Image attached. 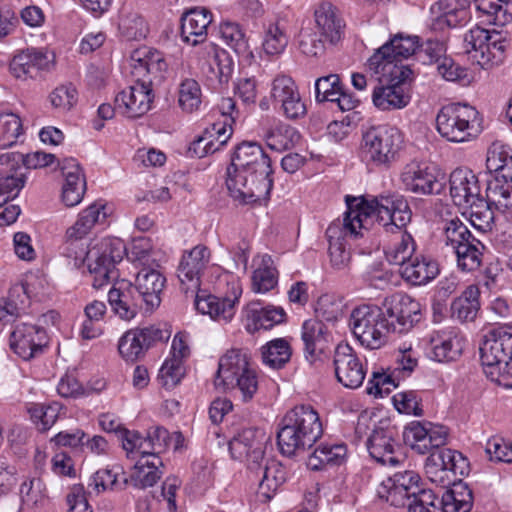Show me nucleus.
I'll list each match as a JSON object with an SVG mask.
<instances>
[{"label":"nucleus","instance_id":"47","mask_svg":"<svg viewBox=\"0 0 512 512\" xmlns=\"http://www.w3.org/2000/svg\"><path fill=\"white\" fill-rule=\"evenodd\" d=\"M430 455L432 461L439 462V465L456 479L457 476L465 474L468 464L460 452L446 448L435 450Z\"/></svg>","mask_w":512,"mask_h":512},{"label":"nucleus","instance_id":"58","mask_svg":"<svg viewBox=\"0 0 512 512\" xmlns=\"http://www.w3.org/2000/svg\"><path fill=\"white\" fill-rule=\"evenodd\" d=\"M433 355L438 362L455 361L462 352L461 341L457 337L433 339Z\"/></svg>","mask_w":512,"mask_h":512},{"label":"nucleus","instance_id":"38","mask_svg":"<svg viewBox=\"0 0 512 512\" xmlns=\"http://www.w3.org/2000/svg\"><path fill=\"white\" fill-rule=\"evenodd\" d=\"M326 326L321 320L309 319L302 325L301 338L304 343V353L307 360L314 362L325 348Z\"/></svg>","mask_w":512,"mask_h":512},{"label":"nucleus","instance_id":"59","mask_svg":"<svg viewBox=\"0 0 512 512\" xmlns=\"http://www.w3.org/2000/svg\"><path fill=\"white\" fill-rule=\"evenodd\" d=\"M508 161H512L511 149L499 142H494L487 151L486 168L490 173L497 174L498 171L506 166Z\"/></svg>","mask_w":512,"mask_h":512},{"label":"nucleus","instance_id":"33","mask_svg":"<svg viewBox=\"0 0 512 512\" xmlns=\"http://www.w3.org/2000/svg\"><path fill=\"white\" fill-rule=\"evenodd\" d=\"M165 282L166 278L160 271L150 267H143L137 273L133 286L139 291L146 311H152L160 305V294L164 289Z\"/></svg>","mask_w":512,"mask_h":512},{"label":"nucleus","instance_id":"31","mask_svg":"<svg viewBox=\"0 0 512 512\" xmlns=\"http://www.w3.org/2000/svg\"><path fill=\"white\" fill-rule=\"evenodd\" d=\"M49 58L42 49L34 47L18 51L10 61V72L18 79L34 78L49 65Z\"/></svg>","mask_w":512,"mask_h":512},{"label":"nucleus","instance_id":"25","mask_svg":"<svg viewBox=\"0 0 512 512\" xmlns=\"http://www.w3.org/2000/svg\"><path fill=\"white\" fill-rule=\"evenodd\" d=\"M271 96L281 105L284 115L292 120L302 118L307 109L293 79L286 75L276 77L272 83Z\"/></svg>","mask_w":512,"mask_h":512},{"label":"nucleus","instance_id":"1","mask_svg":"<svg viewBox=\"0 0 512 512\" xmlns=\"http://www.w3.org/2000/svg\"><path fill=\"white\" fill-rule=\"evenodd\" d=\"M346 204L347 211L343 220L332 222L326 230L330 264L338 271L347 269L351 262V252L346 247L347 238L362 236V229L368 219L375 217L386 232H394V229L406 227L412 218L407 200L396 193L380 195L371 201L363 197L346 196Z\"/></svg>","mask_w":512,"mask_h":512},{"label":"nucleus","instance_id":"18","mask_svg":"<svg viewBox=\"0 0 512 512\" xmlns=\"http://www.w3.org/2000/svg\"><path fill=\"white\" fill-rule=\"evenodd\" d=\"M210 261V250L204 245H197L184 252L177 269L181 290L188 296H194L200 286V277Z\"/></svg>","mask_w":512,"mask_h":512},{"label":"nucleus","instance_id":"28","mask_svg":"<svg viewBox=\"0 0 512 512\" xmlns=\"http://www.w3.org/2000/svg\"><path fill=\"white\" fill-rule=\"evenodd\" d=\"M472 0H439L431 6L434 29L456 27L469 20L468 8Z\"/></svg>","mask_w":512,"mask_h":512},{"label":"nucleus","instance_id":"4","mask_svg":"<svg viewBox=\"0 0 512 512\" xmlns=\"http://www.w3.org/2000/svg\"><path fill=\"white\" fill-rule=\"evenodd\" d=\"M319 415L309 405H299L286 413L277 434L280 452L288 457L311 448L322 436Z\"/></svg>","mask_w":512,"mask_h":512},{"label":"nucleus","instance_id":"12","mask_svg":"<svg viewBox=\"0 0 512 512\" xmlns=\"http://www.w3.org/2000/svg\"><path fill=\"white\" fill-rule=\"evenodd\" d=\"M226 186L230 196L240 204L260 202L269 198L273 180L250 176L246 171L227 168Z\"/></svg>","mask_w":512,"mask_h":512},{"label":"nucleus","instance_id":"56","mask_svg":"<svg viewBox=\"0 0 512 512\" xmlns=\"http://www.w3.org/2000/svg\"><path fill=\"white\" fill-rule=\"evenodd\" d=\"M327 41L310 27L302 28L298 35L300 51L310 57H319L325 52Z\"/></svg>","mask_w":512,"mask_h":512},{"label":"nucleus","instance_id":"53","mask_svg":"<svg viewBox=\"0 0 512 512\" xmlns=\"http://www.w3.org/2000/svg\"><path fill=\"white\" fill-rule=\"evenodd\" d=\"M278 283V272L271 265V260L263 259L262 264L253 272L252 288L255 292L265 293L273 289Z\"/></svg>","mask_w":512,"mask_h":512},{"label":"nucleus","instance_id":"22","mask_svg":"<svg viewBox=\"0 0 512 512\" xmlns=\"http://www.w3.org/2000/svg\"><path fill=\"white\" fill-rule=\"evenodd\" d=\"M448 430L444 426L412 422L405 430L404 438L411 448L419 454L430 453L432 449L446 444Z\"/></svg>","mask_w":512,"mask_h":512},{"label":"nucleus","instance_id":"40","mask_svg":"<svg viewBox=\"0 0 512 512\" xmlns=\"http://www.w3.org/2000/svg\"><path fill=\"white\" fill-rule=\"evenodd\" d=\"M55 155L36 151L23 155L19 152H6L0 155V165L8 166L11 170L20 169L21 165L27 169H38L53 163Z\"/></svg>","mask_w":512,"mask_h":512},{"label":"nucleus","instance_id":"6","mask_svg":"<svg viewBox=\"0 0 512 512\" xmlns=\"http://www.w3.org/2000/svg\"><path fill=\"white\" fill-rule=\"evenodd\" d=\"M215 383L226 389H238L243 401H250L258 390V377L247 353L232 349L222 356Z\"/></svg>","mask_w":512,"mask_h":512},{"label":"nucleus","instance_id":"3","mask_svg":"<svg viewBox=\"0 0 512 512\" xmlns=\"http://www.w3.org/2000/svg\"><path fill=\"white\" fill-rule=\"evenodd\" d=\"M129 61L135 84L122 90L115 103L127 117L138 118L150 110L153 88L163 82L168 64L160 51L147 46L134 49Z\"/></svg>","mask_w":512,"mask_h":512},{"label":"nucleus","instance_id":"32","mask_svg":"<svg viewBox=\"0 0 512 512\" xmlns=\"http://www.w3.org/2000/svg\"><path fill=\"white\" fill-rule=\"evenodd\" d=\"M249 469L260 477L257 494L264 502L272 499L286 480L285 468L275 460H266L265 464L261 461H258V465L249 464Z\"/></svg>","mask_w":512,"mask_h":512},{"label":"nucleus","instance_id":"16","mask_svg":"<svg viewBox=\"0 0 512 512\" xmlns=\"http://www.w3.org/2000/svg\"><path fill=\"white\" fill-rule=\"evenodd\" d=\"M419 475L414 471H404L388 477L377 488V495L395 507H407L419 493Z\"/></svg>","mask_w":512,"mask_h":512},{"label":"nucleus","instance_id":"9","mask_svg":"<svg viewBox=\"0 0 512 512\" xmlns=\"http://www.w3.org/2000/svg\"><path fill=\"white\" fill-rule=\"evenodd\" d=\"M506 39L501 32L476 26L464 36L465 52L483 69L503 61Z\"/></svg>","mask_w":512,"mask_h":512},{"label":"nucleus","instance_id":"49","mask_svg":"<svg viewBox=\"0 0 512 512\" xmlns=\"http://www.w3.org/2000/svg\"><path fill=\"white\" fill-rule=\"evenodd\" d=\"M119 30L128 40L144 39L149 31L145 19L135 11L122 14L119 21Z\"/></svg>","mask_w":512,"mask_h":512},{"label":"nucleus","instance_id":"64","mask_svg":"<svg viewBox=\"0 0 512 512\" xmlns=\"http://www.w3.org/2000/svg\"><path fill=\"white\" fill-rule=\"evenodd\" d=\"M184 375L182 361L170 358L166 360L159 371V378L167 388L176 386Z\"/></svg>","mask_w":512,"mask_h":512},{"label":"nucleus","instance_id":"51","mask_svg":"<svg viewBox=\"0 0 512 512\" xmlns=\"http://www.w3.org/2000/svg\"><path fill=\"white\" fill-rule=\"evenodd\" d=\"M201 96V88L196 80L186 78L180 83L178 104L183 111L187 113L196 111L201 104Z\"/></svg>","mask_w":512,"mask_h":512},{"label":"nucleus","instance_id":"19","mask_svg":"<svg viewBox=\"0 0 512 512\" xmlns=\"http://www.w3.org/2000/svg\"><path fill=\"white\" fill-rule=\"evenodd\" d=\"M47 344L45 329L33 324L19 323L10 335V348L23 360L39 356Z\"/></svg>","mask_w":512,"mask_h":512},{"label":"nucleus","instance_id":"35","mask_svg":"<svg viewBox=\"0 0 512 512\" xmlns=\"http://www.w3.org/2000/svg\"><path fill=\"white\" fill-rule=\"evenodd\" d=\"M212 14L205 8H194L181 17L180 36L183 42L196 46L207 37Z\"/></svg>","mask_w":512,"mask_h":512},{"label":"nucleus","instance_id":"42","mask_svg":"<svg viewBox=\"0 0 512 512\" xmlns=\"http://www.w3.org/2000/svg\"><path fill=\"white\" fill-rule=\"evenodd\" d=\"M480 291L476 285L468 286L451 305L452 315L461 321H473L480 309Z\"/></svg>","mask_w":512,"mask_h":512},{"label":"nucleus","instance_id":"34","mask_svg":"<svg viewBox=\"0 0 512 512\" xmlns=\"http://www.w3.org/2000/svg\"><path fill=\"white\" fill-rule=\"evenodd\" d=\"M438 262L430 256L418 254L399 268L401 278L409 285L422 286L439 274Z\"/></svg>","mask_w":512,"mask_h":512},{"label":"nucleus","instance_id":"41","mask_svg":"<svg viewBox=\"0 0 512 512\" xmlns=\"http://www.w3.org/2000/svg\"><path fill=\"white\" fill-rule=\"evenodd\" d=\"M346 455L344 445H321L307 460V467L312 471H321L328 467L340 465Z\"/></svg>","mask_w":512,"mask_h":512},{"label":"nucleus","instance_id":"15","mask_svg":"<svg viewBox=\"0 0 512 512\" xmlns=\"http://www.w3.org/2000/svg\"><path fill=\"white\" fill-rule=\"evenodd\" d=\"M226 283L230 286L228 294L225 296H215L207 294L206 291L199 290L192 296L197 311L202 314H208L211 318L230 321L235 314V305L242 293L240 282L233 276H229Z\"/></svg>","mask_w":512,"mask_h":512},{"label":"nucleus","instance_id":"14","mask_svg":"<svg viewBox=\"0 0 512 512\" xmlns=\"http://www.w3.org/2000/svg\"><path fill=\"white\" fill-rule=\"evenodd\" d=\"M169 337V330L155 325L130 329L119 339L118 351L125 361L134 363L142 359L157 342L166 341Z\"/></svg>","mask_w":512,"mask_h":512},{"label":"nucleus","instance_id":"48","mask_svg":"<svg viewBox=\"0 0 512 512\" xmlns=\"http://www.w3.org/2000/svg\"><path fill=\"white\" fill-rule=\"evenodd\" d=\"M291 357V348L285 339H275L262 348L265 364L274 369L282 368Z\"/></svg>","mask_w":512,"mask_h":512},{"label":"nucleus","instance_id":"45","mask_svg":"<svg viewBox=\"0 0 512 512\" xmlns=\"http://www.w3.org/2000/svg\"><path fill=\"white\" fill-rule=\"evenodd\" d=\"M493 203L480 197L474 203L469 204L467 207L470 209V223L472 226L481 233L492 230L494 223V212L491 208Z\"/></svg>","mask_w":512,"mask_h":512},{"label":"nucleus","instance_id":"54","mask_svg":"<svg viewBox=\"0 0 512 512\" xmlns=\"http://www.w3.org/2000/svg\"><path fill=\"white\" fill-rule=\"evenodd\" d=\"M476 9L487 17V22L505 25L512 21V13L500 3L501 0H474Z\"/></svg>","mask_w":512,"mask_h":512},{"label":"nucleus","instance_id":"36","mask_svg":"<svg viewBox=\"0 0 512 512\" xmlns=\"http://www.w3.org/2000/svg\"><path fill=\"white\" fill-rule=\"evenodd\" d=\"M247 319L246 329L255 332L260 329L268 330L284 322L286 313L281 307H263L259 302L249 303L244 310Z\"/></svg>","mask_w":512,"mask_h":512},{"label":"nucleus","instance_id":"52","mask_svg":"<svg viewBox=\"0 0 512 512\" xmlns=\"http://www.w3.org/2000/svg\"><path fill=\"white\" fill-rule=\"evenodd\" d=\"M22 133V121L17 114L0 112V147L12 146Z\"/></svg>","mask_w":512,"mask_h":512},{"label":"nucleus","instance_id":"2","mask_svg":"<svg viewBox=\"0 0 512 512\" xmlns=\"http://www.w3.org/2000/svg\"><path fill=\"white\" fill-rule=\"evenodd\" d=\"M101 208L100 205L92 204L79 214L75 224L66 231L68 243L64 252L68 258H73L75 267L87 262L89 273L93 277L92 285L96 289L102 288L118 276L115 265L122 260L125 251L119 241L113 243L110 240H103L88 251H74V242L88 234L97 222Z\"/></svg>","mask_w":512,"mask_h":512},{"label":"nucleus","instance_id":"39","mask_svg":"<svg viewBox=\"0 0 512 512\" xmlns=\"http://www.w3.org/2000/svg\"><path fill=\"white\" fill-rule=\"evenodd\" d=\"M138 455L139 458L135 463V472L133 474L135 486L141 489L152 487L163 474V461L160 456Z\"/></svg>","mask_w":512,"mask_h":512},{"label":"nucleus","instance_id":"8","mask_svg":"<svg viewBox=\"0 0 512 512\" xmlns=\"http://www.w3.org/2000/svg\"><path fill=\"white\" fill-rule=\"evenodd\" d=\"M478 111L468 105L453 103L443 106L436 117L439 134L450 142H465L475 137Z\"/></svg>","mask_w":512,"mask_h":512},{"label":"nucleus","instance_id":"10","mask_svg":"<svg viewBox=\"0 0 512 512\" xmlns=\"http://www.w3.org/2000/svg\"><path fill=\"white\" fill-rule=\"evenodd\" d=\"M446 244L457 256L458 267L463 271H473L481 264V250L484 245L469 231L459 219H452L445 227Z\"/></svg>","mask_w":512,"mask_h":512},{"label":"nucleus","instance_id":"7","mask_svg":"<svg viewBox=\"0 0 512 512\" xmlns=\"http://www.w3.org/2000/svg\"><path fill=\"white\" fill-rule=\"evenodd\" d=\"M349 326L361 345L372 350L384 346L391 331L382 308L368 304L352 310Z\"/></svg>","mask_w":512,"mask_h":512},{"label":"nucleus","instance_id":"11","mask_svg":"<svg viewBox=\"0 0 512 512\" xmlns=\"http://www.w3.org/2000/svg\"><path fill=\"white\" fill-rule=\"evenodd\" d=\"M510 352H512V333L504 331L501 327L491 330L480 347L484 372L498 384H502L503 366L511 360Z\"/></svg>","mask_w":512,"mask_h":512},{"label":"nucleus","instance_id":"37","mask_svg":"<svg viewBox=\"0 0 512 512\" xmlns=\"http://www.w3.org/2000/svg\"><path fill=\"white\" fill-rule=\"evenodd\" d=\"M410 101L407 88L399 83L378 82L373 88L372 102L379 110L390 111L404 108Z\"/></svg>","mask_w":512,"mask_h":512},{"label":"nucleus","instance_id":"17","mask_svg":"<svg viewBox=\"0 0 512 512\" xmlns=\"http://www.w3.org/2000/svg\"><path fill=\"white\" fill-rule=\"evenodd\" d=\"M124 450L127 457L136 458V454L160 456L164 453L171 442L169 431L162 426H154L147 430L146 436L143 437L138 431L123 432Z\"/></svg>","mask_w":512,"mask_h":512},{"label":"nucleus","instance_id":"61","mask_svg":"<svg viewBox=\"0 0 512 512\" xmlns=\"http://www.w3.org/2000/svg\"><path fill=\"white\" fill-rule=\"evenodd\" d=\"M384 45H388L389 54L394 62L407 59L409 56L413 55L417 49L416 37H402L400 35L395 36Z\"/></svg>","mask_w":512,"mask_h":512},{"label":"nucleus","instance_id":"62","mask_svg":"<svg viewBox=\"0 0 512 512\" xmlns=\"http://www.w3.org/2000/svg\"><path fill=\"white\" fill-rule=\"evenodd\" d=\"M6 170L0 173V192L9 196V199L16 197L25 184V175L18 174L17 170H11L10 167L5 166Z\"/></svg>","mask_w":512,"mask_h":512},{"label":"nucleus","instance_id":"44","mask_svg":"<svg viewBox=\"0 0 512 512\" xmlns=\"http://www.w3.org/2000/svg\"><path fill=\"white\" fill-rule=\"evenodd\" d=\"M300 140L298 131L287 124H279L266 135L267 146L275 151L282 152L291 149Z\"/></svg>","mask_w":512,"mask_h":512},{"label":"nucleus","instance_id":"60","mask_svg":"<svg viewBox=\"0 0 512 512\" xmlns=\"http://www.w3.org/2000/svg\"><path fill=\"white\" fill-rule=\"evenodd\" d=\"M86 191V180L69 175L62 187V200L68 207L79 204Z\"/></svg>","mask_w":512,"mask_h":512},{"label":"nucleus","instance_id":"30","mask_svg":"<svg viewBox=\"0 0 512 512\" xmlns=\"http://www.w3.org/2000/svg\"><path fill=\"white\" fill-rule=\"evenodd\" d=\"M449 183L450 195L457 206H468L482 197L479 181L469 169H455L450 175Z\"/></svg>","mask_w":512,"mask_h":512},{"label":"nucleus","instance_id":"63","mask_svg":"<svg viewBox=\"0 0 512 512\" xmlns=\"http://www.w3.org/2000/svg\"><path fill=\"white\" fill-rule=\"evenodd\" d=\"M233 61L224 50L217 51L213 61L209 64L211 73L219 84L226 83L233 72Z\"/></svg>","mask_w":512,"mask_h":512},{"label":"nucleus","instance_id":"57","mask_svg":"<svg viewBox=\"0 0 512 512\" xmlns=\"http://www.w3.org/2000/svg\"><path fill=\"white\" fill-rule=\"evenodd\" d=\"M288 44V37L278 23H270L264 31L262 47L269 56L281 54Z\"/></svg>","mask_w":512,"mask_h":512},{"label":"nucleus","instance_id":"13","mask_svg":"<svg viewBox=\"0 0 512 512\" xmlns=\"http://www.w3.org/2000/svg\"><path fill=\"white\" fill-rule=\"evenodd\" d=\"M382 310L392 332H407L421 319V304L405 293L385 297Z\"/></svg>","mask_w":512,"mask_h":512},{"label":"nucleus","instance_id":"26","mask_svg":"<svg viewBox=\"0 0 512 512\" xmlns=\"http://www.w3.org/2000/svg\"><path fill=\"white\" fill-rule=\"evenodd\" d=\"M367 449L370 456L381 465L396 466L402 461L400 445L389 429L376 428L367 439Z\"/></svg>","mask_w":512,"mask_h":512},{"label":"nucleus","instance_id":"50","mask_svg":"<svg viewBox=\"0 0 512 512\" xmlns=\"http://www.w3.org/2000/svg\"><path fill=\"white\" fill-rule=\"evenodd\" d=\"M486 197L498 208L512 209V183L495 176L488 181Z\"/></svg>","mask_w":512,"mask_h":512},{"label":"nucleus","instance_id":"27","mask_svg":"<svg viewBox=\"0 0 512 512\" xmlns=\"http://www.w3.org/2000/svg\"><path fill=\"white\" fill-rule=\"evenodd\" d=\"M263 437L264 434L255 428H246L234 435L229 441L232 458L236 460L247 458L248 465H258V461L264 459Z\"/></svg>","mask_w":512,"mask_h":512},{"label":"nucleus","instance_id":"46","mask_svg":"<svg viewBox=\"0 0 512 512\" xmlns=\"http://www.w3.org/2000/svg\"><path fill=\"white\" fill-rule=\"evenodd\" d=\"M416 244L413 237L406 231L401 233L400 240L385 251L387 261L392 265H399L400 268L410 259L414 258Z\"/></svg>","mask_w":512,"mask_h":512},{"label":"nucleus","instance_id":"5","mask_svg":"<svg viewBox=\"0 0 512 512\" xmlns=\"http://www.w3.org/2000/svg\"><path fill=\"white\" fill-rule=\"evenodd\" d=\"M403 144L401 132L393 126H370L362 133V158L375 167L389 168L399 157Z\"/></svg>","mask_w":512,"mask_h":512},{"label":"nucleus","instance_id":"20","mask_svg":"<svg viewBox=\"0 0 512 512\" xmlns=\"http://www.w3.org/2000/svg\"><path fill=\"white\" fill-rule=\"evenodd\" d=\"M230 167L246 171L250 176L272 179L271 160L256 142H243L238 145L232 156Z\"/></svg>","mask_w":512,"mask_h":512},{"label":"nucleus","instance_id":"43","mask_svg":"<svg viewBox=\"0 0 512 512\" xmlns=\"http://www.w3.org/2000/svg\"><path fill=\"white\" fill-rule=\"evenodd\" d=\"M219 33L222 40L229 46L238 56L245 59L253 57L249 50L248 39L242 27L235 22H223L220 24Z\"/></svg>","mask_w":512,"mask_h":512},{"label":"nucleus","instance_id":"55","mask_svg":"<svg viewBox=\"0 0 512 512\" xmlns=\"http://www.w3.org/2000/svg\"><path fill=\"white\" fill-rule=\"evenodd\" d=\"M61 409L62 405L57 402H53L49 405L35 404L29 408V413L33 422L38 426V429L40 431H46L56 422Z\"/></svg>","mask_w":512,"mask_h":512},{"label":"nucleus","instance_id":"24","mask_svg":"<svg viewBox=\"0 0 512 512\" xmlns=\"http://www.w3.org/2000/svg\"><path fill=\"white\" fill-rule=\"evenodd\" d=\"M108 302L112 311L126 321L133 319L144 305L139 291L126 280L114 283L108 292Z\"/></svg>","mask_w":512,"mask_h":512},{"label":"nucleus","instance_id":"23","mask_svg":"<svg viewBox=\"0 0 512 512\" xmlns=\"http://www.w3.org/2000/svg\"><path fill=\"white\" fill-rule=\"evenodd\" d=\"M400 180L406 191L416 195L437 194L442 188L433 170L426 163L417 161L403 167Z\"/></svg>","mask_w":512,"mask_h":512},{"label":"nucleus","instance_id":"29","mask_svg":"<svg viewBox=\"0 0 512 512\" xmlns=\"http://www.w3.org/2000/svg\"><path fill=\"white\" fill-rule=\"evenodd\" d=\"M316 31L329 44H337L344 34L345 23L336 6L330 2L320 3L314 11Z\"/></svg>","mask_w":512,"mask_h":512},{"label":"nucleus","instance_id":"21","mask_svg":"<svg viewBox=\"0 0 512 512\" xmlns=\"http://www.w3.org/2000/svg\"><path fill=\"white\" fill-rule=\"evenodd\" d=\"M335 376L344 387L356 389L365 379L366 370L356 352L348 344L340 343L334 352Z\"/></svg>","mask_w":512,"mask_h":512}]
</instances>
